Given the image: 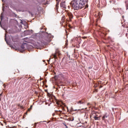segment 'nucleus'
Returning <instances> with one entry per match:
<instances>
[{
    "label": "nucleus",
    "instance_id": "f257e3e1",
    "mask_svg": "<svg viewBox=\"0 0 128 128\" xmlns=\"http://www.w3.org/2000/svg\"><path fill=\"white\" fill-rule=\"evenodd\" d=\"M82 2H84L82 0H72L71 2V4L74 10H82L86 4Z\"/></svg>",
    "mask_w": 128,
    "mask_h": 128
},
{
    "label": "nucleus",
    "instance_id": "f03ea898",
    "mask_svg": "<svg viewBox=\"0 0 128 128\" xmlns=\"http://www.w3.org/2000/svg\"><path fill=\"white\" fill-rule=\"evenodd\" d=\"M74 18V15H72V14L70 12H66V16H64L62 17V20H70V22H72V20Z\"/></svg>",
    "mask_w": 128,
    "mask_h": 128
},
{
    "label": "nucleus",
    "instance_id": "7ed1b4c3",
    "mask_svg": "<svg viewBox=\"0 0 128 128\" xmlns=\"http://www.w3.org/2000/svg\"><path fill=\"white\" fill-rule=\"evenodd\" d=\"M50 35H48L44 37L41 41V42L43 46H46V44H48V42H50Z\"/></svg>",
    "mask_w": 128,
    "mask_h": 128
},
{
    "label": "nucleus",
    "instance_id": "20e7f679",
    "mask_svg": "<svg viewBox=\"0 0 128 128\" xmlns=\"http://www.w3.org/2000/svg\"><path fill=\"white\" fill-rule=\"evenodd\" d=\"M60 6L62 8H66V2H61L60 3Z\"/></svg>",
    "mask_w": 128,
    "mask_h": 128
},
{
    "label": "nucleus",
    "instance_id": "39448f33",
    "mask_svg": "<svg viewBox=\"0 0 128 128\" xmlns=\"http://www.w3.org/2000/svg\"><path fill=\"white\" fill-rule=\"evenodd\" d=\"M84 102H86V98H82V100L78 101L77 102V104H84Z\"/></svg>",
    "mask_w": 128,
    "mask_h": 128
},
{
    "label": "nucleus",
    "instance_id": "423d86ee",
    "mask_svg": "<svg viewBox=\"0 0 128 128\" xmlns=\"http://www.w3.org/2000/svg\"><path fill=\"white\" fill-rule=\"evenodd\" d=\"M108 118V115L107 114H105L102 117V120H106V118Z\"/></svg>",
    "mask_w": 128,
    "mask_h": 128
},
{
    "label": "nucleus",
    "instance_id": "0eeeda50",
    "mask_svg": "<svg viewBox=\"0 0 128 128\" xmlns=\"http://www.w3.org/2000/svg\"><path fill=\"white\" fill-rule=\"evenodd\" d=\"M52 56L54 58L55 60H56L58 58V52H55L54 54H52Z\"/></svg>",
    "mask_w": 128,
    "mask_h": 128
},
{
    "label": "nucleus",
    "instance_id": "6e6552de",
    "mask_svg": "<svg viewBox=\"0 0 128 128\" xmlns=\"http://www.w3.org/2000/svg\"><path fill=\"white\" fill-rule=\"evenodd\" d=\"M20 50H26V48L24 47V44H22L20 46Z\"/></svg>",
    "mask_w": 128,
    "mask_h": 128
},
{
    "label": "nucleus",
    "instance_id": "1a4fd4ad",
    "mask_svg": "<svg viewBox=\"0 0 128 128\" xmlns=\"http://www.w3.org/2000/svg\"><path fill=\"white\" fill-rule=\"evenodd\" d=\"M94 118L95 120H100V117H96V116H94Z\"/></svg>",
    "mask_w": 128,
    "mask_h": 128
},
{
    "label": "nucleus",
    "instance_id": "9d476101",
    "mask_svg": "<svg viewBox=\"0 0 128 128\" xmlns=\"http://www.w3.org/2000/svg\"><path fill=\"white\" fill-rule=\"evenodd\" d=\"M58 4L59 2H57V4H56V10H58Z\"/></svg>",
    "mask_w": 128,
    "mask_h": 128
},
{
    "label": "nucleus",
    "instance_id": "9b49d317",
    "mask_svg": "<svg viewBox=\"0 0 128 128\" xmlns=\"http://www.w3.org/2000/svg\"><path fill=\"white\" fill-rule=\"evenodd\" d=\"M62 26H64V28H66V21L63 22V23L62 24Z\"/></svg>",
    "mask_w": 128,
    "mask_h": 128
},
{
    "label": "nucleus",
    "instance_id": "f8f14e48",
    "mask_svg": "<svg viewBox=\"0 0 128 128\" xmlns=\"http://www.w3.org/2000/svg\"><path fill=\"white\" fill-rule=\"evenodd\" d=\"M83 0L82 2H84L85 4L88 3V0Z\"/></svg>",
    "mask_w": 128,
    "mask_h": 128
},
{
    "label": "nucleus",
    "instance_id": "ddd939ff",
    "mask_svg": "<svg viewBox=\"0 0 128 128\" xmlns=\"http://www.w3.org/2000/svg\"><path fill=\"white\" fill-rule=\"evenodd\" d=\"M3 19H4V16H2V14L0 16V20H2Z\"/></svg>",
    "mask_w": 128,
    "mask_h": 128
},
{
    "label": "nucleus",
    "instance_id": "4468645a",
    "mask_svg": "<svg viewBox=\"0 0 128 128\" xmlns=\"http://www.w3.org/2000/svg\"><path fill=\"white\" fill-rule=\"evenodd\" d=\"M18 106H20V108H22L24 109V106H20V104H18Z\"/></svg>",
    "mask_w": 128,
    "mask_h": 128
},
{
    "label": "nucleus",
    "instance_id": "2eb2a0df",
    "mask_svg": "<svg viewBox=\"0 0 128 128\" xmlns=\"http://www.w3.org/2000/svg\"><path fill=\"white\" fill-rule=\"evenodd\" d=\"M70 120L72 122H74V117H72V118H70Z\"/></svg>",
    "mask_w": 128,
    "mask_h": 128
},
{
    "label": "nucleus",
    "instance_id": "dca6fc26",
    "mask_svg": "<svg viewBox=\"0 0 128 128\" xmlns=\"http://www.w3.org/2000/svg\"><path fill=\"white\" fill-rule=\"evenodd\" d=\"M67 56H68V58H70V56L68 55V54H67Z\"/></svg>",
    "mask_w": 128,
    "mask_h": 128
},
{
    "label": "nucleus",
    "instance_id": "f3484780",
    "mask_svg": "<svg viewBox=\"0 0 128 128\" xmlns=\"http://www.w3.org/2000/svg\"><path fill=\"white\" fill-rule=\"evenodd\" d=\"M16 73H18V72H19V71H18V69H16Z\"/></svg>",
    "mask_w": 128,
    "mask_h": 128
},
{
    "label": "nucleus",
    "instance_id": "a211bd4d",
    "mask_svg": "<svg viewBox=\"0 0 128 128\" xmlns=\"http://www.w3.org/2000/svg\"><path fill=\"white\" fill-rule=\"evenodd\" d=\"M27 112H30V108H28Z\"/></svg>",
    "mask_w": 128,
    "mask_h": 128
},
{
    "label": "nucleus",
    "instance_id": "6ab92c4d",
    "mask_svg": "<svg viewBox=\"0 0 128 128\" xmlns=\"http://www.w3.org/2000/svg\"><path fill=\"white\" fill-rule=\"evenodd\" d=\"M86 8H88V5H86Z\"/></svg>",
    "mask_w": 128,
    "mask_h": 128
},
{
    "label": "nucleus",
    "instance_id": "aec40b11",
    "mask_svg": "<svg viewBox=\"0 0 128 128\" xmlns=\"http://www.w3.org/2000/svg\"><path fill=\"white\" fill-rule=\"evenodd\" d=\"M5 40L6 42H8L6 41V36H5Z\"/></svg>",
    "mask_w": 128,
    "mask_h": 128
},
{
    "label": "nucleus",
    "instance_id": "412c9836",
    "mask_svg": "<svg viewBox=\"0 0 128 128\" xmlns=\"http://www.w3.org/2000/svg\"><path fill=\"white\" fill-rule=\"evenodd\" d=\"M65 126H66V128H68V126H66V124H65Z\"/></svg>",
    "mask_w": 128,
    "mask_h": 128
},
{
    "label": "nucleus",
    "instance_id": "4be33fe9",
    "mask_svg": "<svg viewBox=\"0 0 128 128\" xmlns=\"http://www.w3.org/2000/svg\"><path fill=\"white\" fill-rule=\"evenodd\" d=\"M102 88V86H100V88Z\"/></svg>",
    "mask_w": 128,
    "mask_h": 128
},
{
    "label": "nucleus",
    "instance_id": "5701e85b",
    "mask_svg": "<svg viewBox=\"0 0 128 128\" xmlns=\"http://www.w3.org/2000/svg\"><path fill=\"white\" fill-rule=\"evenodd\" d=\"M25 114H28V112L25 113Z\"/></svg>",
    "mask_w": 128,
    "mask_h": 128
},
{
    "label": "nucleus",
    "instance_id": "b1692460",
    "mask_svg": "<svg viewBox=\"0 0 128 128\" xmlns=\"http://www.w3.org/2000/svg\"><path fill=\"white\" fill-rule=\"evenodd\" d=\"M4 88H6V85L4 84Z\"/></svg>",
    "mask_w": 128,
    "mask_h": 128
},
{
    "label": "nucleus",
    "instance_id": "393cba45",
    "mask_svg": "<svg viewBox=\"0 0 128 128\" xmlns=\"http://www.w3.org/2000/svg\"><path fill=\"white\" fill-rule=\"evenodd\" d=\"M96 116V117H98V115H96V116Z\"/></svg>",
    "mask_w": 128,
    "mask_h": 128
},
{
    "label": "nucleus",
    "instance_id": "a878e982",
    "mask_svg": "<svg viewBox=\"0 0 128 128\" xmlns=\"http://www.w3.org/2000/svg\"><path fill=\"white\" fill-rule=\"evenodd\" d=\"M100 118V116H99V120Z\"/></svg>",
    "mask_w": 128,
    "mask_h": 128
},
{
    "label": "nucleus",
    "instance_id": "bb28decb",
    "mask_svg": "<svg viewBox=\"0 0 128 128\" xmlns=\"http://www.w3.org/2000/svg\"><path fill=\"white\" fill-rule=\"evenodd\" d=\"M62 110H64V107H62Z\"/></svg>",
    "mask_w": 128,
    "mask_h": 128
},
{
    "label": "nucleus",
    "instance_id": "cd10ccee",
    "mask_svg": "<svg viewBox=\"0 0 128 128\" xmlns=\"http://www.w3.org/2000/svg\"><path fill=\"white\" fill-rule=\"evenodd\" d=\"M0 96H2V94H0Z\"/></svg>",
    "mask_w": 128,
    "mask_h": 128
},
{
    "label": "nucleus",
    "instance_id": "c85d7f7f",
    "mask_svg": "<svg viewBox=\"0 0 128 128\" xmlns=\"http://www.w3.org/2000/svg\"><path fill=\"white\" fill-rule=\"evenodd\" d=\"M59 112H62V111H60V110H59Z\"/></svg>",
    "mask_w": 128,
    "mask_h": 128
},
{
    "label": "nucleus",
    "instance_id": "c756f323",
    "mask_svg": "<svg viewBox=\"0 0 128 128\" xmlns=\"http://www.w3.org/2000/svg\"><path fill=\"white\" fill-rule=\"evenodd\" d=\"M58 88H60L59 86H58Z\"/></svg>",
    "mask_w": 128,
    "mask_h": 128
},
{
    "label": "nucleus",
    "instance_id": "7c9ffc66",
    "mask_svg": "<svg viewBox=\"0 0 128 128\" xmlns=\"http://www.w3.org/2000/svg\"><path fill=\"white\" fill-rule=\"evenodd\" d=\"M32 106H30V108H32Z\"/></svg>",
    "mask_w": 128,
    "mask_h": 128
}]
</instances>
